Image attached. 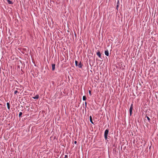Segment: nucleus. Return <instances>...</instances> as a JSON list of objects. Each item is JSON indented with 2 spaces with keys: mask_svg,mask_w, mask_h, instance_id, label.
<instances>
[{
  "mask_svg": "<svg viewBox=\"0 0 158 158\" xmlns=\"http://www.w3.org/2000/svg\"><path fill=\"white\" fill-rule=\"evenodd\" d=\"M17 92H18V91L17 90H15V91L14 94H16L17 93Z\"/></svg>",
  "mask_w": 158,
  "mask_h": 158,
  "instance_id": "obj_17",
  "label": "nucleus"
},
{
  "mask_svg": "<svg viewBox=\"0 0 158 158\" xmlns=\"http://www.w3.org/2000/svg\"><path fill=\"white\" fill-rule=\"evenodd\" d=\"M133 109V104H131V105L130 109H129V111L130 113V116H131L132 113V110Z\"/></svg>",
  "mask_w": 158,
  "mask_h": 158,
  "instance_id": "obj_1",
  "label": "nucleus"
},
{
  "mask_svg": "<svg viewBox=\"0 0 158 158\" xmlns=\"http://www.w3.org/2000/svg\"><path fill=\"white\" fill-rule=\"evenodd\" d=\"M97 54L98 56V57L101 58V53L99 51H98L97 52Z\"/></svg>",
  "mask_w": 158,
  "mask_h": 158,
  "instance_id": "obj_3",
  "label": "nucleus"
},
{
  "mask_svg": "<svg viewBox=\"0 0 158 158\" xmlns=\"http://www.w3.org/2000/svg\"><path fill=\"white\" fill-rule=\"evenodd\" d=\"M105 55L106 56H109V51L107 50L105 51Z\"/></svg>",
  "mask_w": 158,
  "mask_h": 158,
  "instance_id": "obj_2",
  "label": "nucleus"
},
{
  "mask_svg": "<svg viewBox=\"0 0 158 158\" xmlns=\"http://www.w3.org/2000/svg\"><path fill=\"white\" fill-rule=\"evenodd\" d=\"M119 1L118 0L117 2L116 7H117V9H118V7L119 6Z\"/></svg>",
  "mask_w": 158,
  "mask_h": 158,
  "instance_id": "obj_9",
  "label": "nucleus"
},
{
  "mask_svg": "<svg viewBox=\"0 0 158 158\" xmlns=\"http://www.w3.org/2000/svg\"><path fill=\"white\" fill-rule=\"evenodd\" d=\"M86 99V97L85 96H83V101L85 100Z\"/></svg>",
  "mask_w": 158,
  "mask_h": 158,
  "instance_id": "obj_12",
  "label": "nucleus"
},
{
  "mask_svg": "<svg viewBox=\"0 0 158 158\" xmlns=\"http://www.w3.org/2000/svg\"><path fill=\"white\" fill-rule=\"evenodd\" d=\"M89 94H91V91H90L89 90Z\"/></svg>",
  "mask_w": 158,
  "mask_h": 158,
  "instance_id": "obj_18",
  "label": "nucleus"
},
{
  "mask_svg": "<svg viewBox=\"0 0 158 158\" xmlns=\"http://www.w3.org/2000/svg\"><path fill=\"white\" fill-rule=\"evenodd\" d=\"M22 112H19V117H20V116L22 115Z\"/></svg>",
  "mask_w": 158,
  "mask_h": 158,
  "instance_id": "obj_13",
  "label": "nucleus"
},
{
  "mask_svg": "<svg viewBox=\"0 0 158 158\" xmlns=\"http://www.w3.org/2000/svg\"><path fill=\"white\" fill-rule=\"evenodd\" d=\"M7 1L8 3L9 4H13V2L12 1H10V0H8Z\"/></svg>",
  "mask_w": 158,
  "mask_h": 158,
  "instance_id": "obj_10",
  "label": "nucleus"
},
{
  "mask_svg": "<svg viewBox=\"0 0 158 158\" xmlns=\"http://www.w3.org/2000/svg\"><path fill=\"white\" fill-rule=\"evenodd\" d=\"M76 143H77V142H76V141H75L74 142V143H75V144H76Z\"/></svg>",
  "mask_w": 158,
  "mask_h": 158,
  "instance_id": "obj_19",
  "label": "nucleus"
},
{
  "mask_svg": "<svg viewBox=\"0 0 158 158\" xmlns=\"http://www.w3.org/2000/svg\"><path fill=\"white\" fill-rule=\"evenodd\" d=\"M55 65L54 64H52V70H54L55 69Z\"/></svg>",
  "mask_w": 158,
  "mask_h": 158,
  "instance_id": "obj_6",
  "label": "nucleus"
},
{
  "mask_svg": "<svg viewBox=\"0 0 158 158\" xmlns=\"http://www.w3.org/2000/svg\"><path fill=\"white\" fill-rule=\"evenodd\" d=\"M147 119H148V120L149 122L150 120V118L148 116H147Z\"/></svg>",
  "mask_w": 158,
  "mask_h": 158,
  "instance_id": "obj_16",
  "label": "nucleus"
},
{
  "mask_svg": "<svg viewBox=\"0 0 158 158\" xmlns=\"http://www.w3.org/2000/svg\"><path fill=\"white\" fill-rule=\"evenodd\" d=\"M107 136L108 135H104L105 138L106 139H107Z\"/></svg>",
  "mask_w": 158,
  "mask_h": 158,
  "instance_id": "obj_14",
  "label": "nucleus"
},
{
  "mask_svg": "<svg viewBox=\"0 0 158 158\" xmlns=\"http://www.w3.org/2000/svg\"><path fill=\"white\" fill-rule=\"evenodd\" d=\"M77 66L80 68H81L82 67V65L81 64V62L79 63V64L77 65Z\"/></svg>",
  "mask_w": 158,
  "mask_h": 158,
  "instance_id": "obj_11",
  "label": "nucleus"
},
{
  "mask_svg": "<svg viewBox=\"0 0 158 158\" xmlns=\"http://www.w3.org/2000/svg\"><path fill=\"white\" fill-rule=\"evenodd\" d=\"M39 98V95L38 94L36 95L34 97H33V98L34 99H38Z\"/></svg>",
  "mask_w": 158,
  "mask_h": 158,
  "instance_id": "obj_5",
  "label": "nucleus"
},
{
  "mask_svg": "<svg viewBox=\"0 0 158 158\" xmlns=\"http://www.w3.org/2000/svg\"><path fill=\"white\" fill-rule=\"evenodd\" d=\"M109 132V130L108 129H106L104 132V135H108Z\"/></svg>",
  "mask_w": 158,
  "mask_h": 158,
  "instance_id": "obj_4",
  "label": "nucleus"
},
{
  "mask_svg": "<svg viewBox=\"0 0 158 158\" xmlns=\"http://www.w3.org/2000/svg\"><path fill=\"white\" fill-rule=\"evenodd\" d=\"M89 119H90V121L91 123H92V124H93V123L92 121V118L91 116H90L89 117Z\"/></svg>",
  "mask_w": 158,
  "mask_h": 158,
  "instance_id": "obj_8",
  "label": "nucleus"
},
{
  "mask_svg": "<svg viewBox=\"0 0 158 158\" xmlns=\"http://www.w3.org/2000/svg\"><path fill=\"white\" fill-rule=\"evenodd\" d=\"M86 103L85 102V105H86Z\"/></svg>",
  "mask_w": 158,
  "mask_h": 158,
  "instance_id": "obj_20",
  "label": "nucleus"
},
{
  "mask_svg": "<svg viewBox=\"0 0 158 158\" xmlns=\"http://www.w3.org/2000/svg\"><path fill=\"white\" fill-rule=\"evenodd\" d=\"M77 63H78V62L76 60L75 61V65L76 66H77Z\"/></svg>",
  "mask_w": 158,
  "mask_h": 158,
  "instance_id": "obj_15",
  "label": "nucleus"
},
{
  "mask_svg": "<svg viewBox=\"0 0 158 158\" xmlns=\"http://www.w3.org/2000/svg\"><path fill=\"white\" fill-rule=\"evenodd\" d=\"M6 105L7 106L8 109L9 110L10 109V106L9 103V102H7L6 103Z\"/></svg>",
  "mask_w": 158,
  "mask_h": 158,
  "instance_id": "obj_7",
  "label": "nucleus"
}]
</instances>
